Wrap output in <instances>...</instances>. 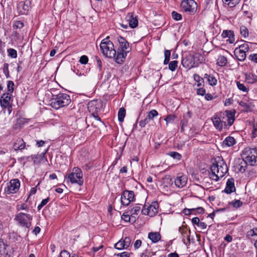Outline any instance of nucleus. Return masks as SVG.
<instances>
[{"label": "nucleus", "mask_w": 257, "mask_h": 257, "mask_svg": "<svg viewBox=\"0 0 257 257\" xmlns=\"http://www.w3.org/2000/svg\"><path fill=\"white\" fill-rule=\"evenodd\" d=\"M210 170L212 173L210 174V178L215 181H218L220 178L225 176L228 169L223 159L218 157L211 166Z\"/></svg>", "instance_id": "1"}, {"label": "nucleus", "mask_w": 257, "mask_h": 257, "mask_svg": "<svg viewBox=\"0 0 257 257\" xmlns=\"http://www.w3.org/2000/svg\"><path fill=\"white\" fill-rule=\"evenodd\" d=\"M100 48L102 54L107 57L114 58L116 54L113 44L109 40V37H107L101 41Z\"/></svg>", "instance_id": "2"}, {"label": "nucleus", "mask_w": 257, "mask_h": 257, "mask_svg": "<svg viewBox=\"0 0 257 257\" xmlns=\"http://www.w3.org/2000/svg\"><path fill=\"white\" fill-rule=\"evenodd\" d=\"M70 102L71 99L69 95L65 93H59L51 99V106L58 109L60 107L67 106Z\"/></svg>", "instance_id": "3"}, {"label": "nucleus", "mask_w": 257, "mask_h": 257, "mask_svg": "<svg viewBox=\"0 0 257 257\" xmlns=\"http://www.w3.org/2000/svg\"><path fill=\"white\" fill-rule=\"evenodd\" d=\"M65 179L72 184H77L79 186H82L83 184L82 171L78 167L73 168L72 172L67 176H65Z\"/></svg>", "instance_id": "4"}, {"label": "nucleus", "mask_w": 257, "mask_h": 257, "mask_svg": "<svg viewBox=\"0 0 257 257\" xmlns=\"http://www.w3.org/2000/svg\"><path fill=\"white\" fill-rule=\"evenodd\" d=\"M242 157L250 166L257 165V148H246L242 151Z\"/></svg>", "instance_id": "5"}, {"label": "nucleus", "mask_w": 257, "mask_h": 257, "mask_svg": "<svg viewBox=\"0 0 257 257\" xmlns=\"http://www.w3.org/2000/svg\"><path fill=\"white\" fill-rule=\"evenodd\" d=\"M32 216L29 214L19 212L15 215L14 220L21 227L29 228L31 225Z\"/></svg>", "instance_id": "6"}, {"label": "nucleus", "mask_w": 257, "mask_h": 257, "mask_svg": "<svg viewBox=\"0 0 257 257\" xmlns=\"http://www.w3.org/2000/svg\"><path fill=\"white\" fill-rule=\"evenodd\" d=\"M180 7L183 11L190 14H194L196 12L197 5L194 0H183Z\"/></svg>", "instance_id": "7"}, {"label": "nucleus", "mask_w": 257, "mask_h": 257, "mask_svg": "<svg viewBox=\"0 0 257 257\" xmlns=\"http://www.w3.org/2000/svg\"><path fill=\"white\" fill-rule=\"evenodd\" d=\"M158 203L157 202H154L148 206L145 205L142 210V212L144 215L152 217L158 213Z\"/></svg>", "instance_id": "8"}, {"label": "nucleus", "mask_w": 257, "mask_h": 257, "mask_svg": "<svg viewBox=\"0 0 257 257\" xmlns=\"http://www.w3.org/2000/svg\"><path fill=\"white\" fill-rule=\"evenodd\" d=\"M102 107V103L101 100H92L88 102L87 105L88 110L91 114L97 113Z\"/></svg>", "instance_id": "9"}, {"label": "nucleus", "mask_w": 257, "mask_h": 257, "mask_svg": "<svg viewBox=\"0 0 257 257\" xmlns=\"http://www.w3.org/2000/svg\"><path fill=\"white\" fill-rule=\"evenodd\" d=\"M135 194L133 191L124 190L120 198L121 203L122 205L127 206L131 202L135 200Z\"/></svg>", "instance_id": "10"}, {"label": "nucleus", "mask_w": 257, "mask_h": 257, "mask_svg": "<svg viewBox=\"0 0 257 257\" xmlns=\"http://www.w3.org/2000/svg\"><path fill=\"white\" fill-rule=\"evenodd\" d=\"M20 187V182L19 179H15L11 180L8 184L5 191L8 194L16 193L18 191Z\"/></svg>", "instance_id": "11"}, {"label": "nucleus", "mask_w": 257, "mask_h": 257, "mask_svg": "<svg viewBox=\"0 0 257 257\" xmlns=\"http://www.w3.org/2000/svg\"><path fill=\"white\" fill-rule=\"evenodd\" d=\"M181 64L186 68L190 69L195 66L194 57L191 54L186 55L182 58Z\"/></svg>", "instance_id": "12"}, {"label": "nucleus", "mask_w": 257, "mask_h": 257, "mask_svg": "<svg viewBox=\"0 0 257 257\" xmlns=\"http://www.w3.org/2000/svg\"><path fill=\"white\" fill-rule=\"evenodd\" d=\"M30 8L31 2L29 0L20 2L17 6L18 10L22 15L27 14Z\"/></svg>", "instance_id": "13"}, {"label": "nucleus", "mask_w": 257, "mask_h": 257, "mask_svg": "<svg viewBox=\"0 0 257 257\" xmlns=\"http://www.w3.org/2000/svg\"><path fill=\"white\" fill-rule=\"evenodd\" d=\"M125 20L131 28H135L138 25V19L134 13H129L125 16Z\"/></svg>", "instance_id": "14"}, {"label": "nucleus", "mask_w": 257, "mask_h": 257, "mask_svg": "<svg viewBox=\"0 0 257 257\" xmlns=\"http://www.w3.org/2000/svg\"><path fill=\"white\" fill-rule=\"evenodd\" d=\"M12 95L8 92L5 93L0 98V104L2 108L9 107L11 105Z\"/></svg>", "instance_id": "15"}, {"label": "nucleus", "mask_w": 257, "mask_h": 257, "mask_svg": "<svg viewBox=\"0 0 257 257\" xmlns=\"http://www.w3.org/2000/svg\"><path fill=\"white\" fill-rule=\"evenodd\" d=\"M187 178L185 175L179 174L174 180L176 187L181 188L184 187L187 183Z\"/></svg>", "instance_id": "16"}, {"label": "nucleus", "mask_w": 257, "mask_h": 257, "mask_svg": "<svg viewBox=\"0 0 257 257\" xmlns=\"http://www.w3.org/2000/svg\"><path fill=\"white\" fill-rule=\"evenodd\" d=\"M248 162L245 159H238L236 162L235 167V169L241 173H244L247 169Z\"/></svg>", "instance_id": "17"}, {"label": "nucleus", "mask_w": 257, "mask_h": 257, "mask_svg": "<svg viewBox=\"0 0 257 257\" xmlns=\"http://www.w3.org/2000/svg\"><path fill=\"white\" fill-rule=\"evenodd\" d=\"M235 191L234 180L233 178H229L226 182V187L224 192L227 194H230Z\"/></svg>", "instance_id": "18"}, {"label": "nucleus", "mask_w": 257, "mask_h": 257, "mask_svg": "<svg viewBox=\"0 0 257 257\" xmlns=\"http://www.w3.org/2000/svg\"><path fill=\"white\" fill-rule=\"evenodd\" d=\"M221 36L223 38H228L227 41L230 44H232L235 41L234 32L232 30H223Z\"/></svg>", "instance_id": "19"}, {"label": "nucleus", "mask_w": 257, "mask_h": 257, "mask_svg": "<svg viewBox=\"0 0 257 257\" xmlns=\"http://www.w3.org/2000/svg\"><path fill=\"white\" fill-rule=\"evenodd\" d=\"M8 242H0V253L2 254L10 255L12 248L8 244Z\"/></svg>", "instance_id": "20"}, {"label": "nucleus", "mask_w": 257, "mask_h": 257, "mask_svg": "<svg viewBox=\"0 0 257 257\" xmlns=\"http://www.w3.org/2000/svg\"><path fill=\"white\" fill-rule=\"evenodd\" d=\"M117 40L119 45V50L128 52L129 43L122 37H118Z\"/></svg>", "instance_id": "21"}, {"label": "nucleus", "mask_w": 257, "mask_h": 257, "mask_svg": "<svg viewBox=\"0 0 257 257\" xmlns=\"http://www.w3.org/2000/svg\"><path fill=\"white\" fill-rule=\"evenodd\" d=\"M127 52H124L122 51L119 50V49H118L116 56L115 57V62L118 64L122 63L126 56Z\"/></svg>", "instance_id": "22"}, {"label": "nucleus", "mask_w": 257, "mask_h": 257, "mask_svg": "<svg viewBox=\"0 0 257 257\" xmlns=\"http://www.w3.org/2000/svg\"><path fill=\"white\" fill-rule=\"evenodd\" d=\"M26 145L22 139L19 138L15 142L13 148L15 151L22 150L25 148Z\"/></svg>", "instance_id": "23"}, {"label": "nucleus", "mask_w": 257, "mask_h": 257, "mask_svg": "<svg viewBox=\"0 0 257 257\" xmlns=\"http://www.w3.org/2000/svg\"><path fill=\"white\" fill-rule=\"evenodd\" d=\"M212 120L214 126L216 127V129L219 131H221L222 128L223 123L224 122L222 120L220 117L214 115L212 118Z\"/></svg>", "instance_id": "24"}, {"label": "nucleus", "mask_w": 257, "mask_h": 257, "mask_svg": "<svg viewBox=\"0 0 257 257\" xmlns=\"http://www.w3.org/2000/svg\"><path fill=\"white\" fill-rule=\"evenodd\" d=\"M234 53L236 58L240 61H244L246 58L245 52H243L241 49H238V48L235 49Z\"/></svg>", "instance_id": "25"}, {"label": "nucleus", "mask_w": 257, "mask_h": 257, "mask_svg": "<svg viewBox=\"0 0 257 257\" xmlns=\"http://www.w3.org/2000/svg\"><path fill=\"white\" fill-rule=\"evenodd\" d=\"M236 143V141L232 137H226L223 142L222 146L223 147H230L233 146Z\"/></svg>", "instance_id": "26"}, {"label": "nucleus", "mask_w": 257, "mask_h": 257, "mask_svg": "<svg viewBox=\"0 0 257 257\" xmlns=\"http://www.w3.org/2000/svg\"><path fill=\"white\" fill-rule=\"evenodd\" d=\"M148 238L151 241H160L161 239V235L159 232H150L148 234Z\"/></svg>", "instance_id": "27"}, {"label": "nucleus", "mask_w": 257, "mask_h": 257, "mask_svg": "<svg viewBox=\"0 0 257 257\" xmlns=\"http://www.w3.org/2000/svg\"><path fill=\"white\" fill-rule=\"evenodd\" d=\"M204 78L207 79L209 85L211 86H215L217 83L216 78L212 75L205 73L204 75Z\"/></svg>", "instance_id": "28"}, {"label": "nucleus", "mask_w": 257, "mask_h": 257, "mask_svg": "<svg viewBox=\"0 0 257 257\" xmlns=\"http://www.w3.org/2000/svg\"><path fill=\"white\" fill-rule=\"evenodd\" d=\"M131 242H117L114 245L115 248L121 250L123 249H126L131 244Z\"/></svg>", "instance_id": "29"}, {"label": "nucleus", "mask_w": 257, "mask_h": 257, "mask_svg": "<svg viewBox=\"0 0 257 257\" xmlns=\"http://www.w3.org/2000/svg\"><path fill=\"white\" fill-rule=\"evenodd\" d=\"M227 120L228 124L231 126L234 121V114L235 112L230 110L226 111Z\"/></svg>", "instance_id": "30"}, {"label": "nucleus", "mask_w": 257, "mask_h": 257, "mask_svg": "<svg viewBox=\"0 0 257 257\" xmlns=\"http://www.w3.org/2000/svg\"><path fill=\"white\" fill-rule=\"evenodd\" d=\"M247 237L248 239L257 241V227L250 229L247 232Z\"/></svg>", "instance_id": "31"}, {"label": "nucleus", "mask_w": 257, "mask_h": 257, "mask_svg": "<svg viewBox=\"0 0 257 257\" xmlns=\"http://www.w3.org/2000/svg\"><path fill=\"white\" fill-rule=\"evenodd\" d=\"M227 62V60L226 57L222 55L219 56L217 60V64L221 67L225 66Z\"/></svg>", "instance_id": "32"}, {"label": "nucleus", "mask_w": 257, "mask_h": 257, "mask_svg": "<svg viewBox=\"0 0 257 257\" xmlns=\"http://www.w3.org/2000/svg\"><path fill=\"white\" fill-rule=\"evenodd\" d=\"M240 0H222L224 4L228 5L230 8L235 7Z\"/></svg>", "instance_id": "33"}, {"label": "nucleus", "mask_w": 257, "mask_h": 257, "mask_svg": "<svg viewBox=\"0 0 257 257\" xmlns=\"http://www.w3.org/2000/svg\"><path fill=\"white\" fill-rule=\"evenodd\" d=\"M194 80L197 83V86L201 87L204 82V79L199 75L194 74L193 75Z\"/></svg>", "instance_id": "34"}, {"label": "nucleus", "mask_w": 257, "mask_h": 257, "mask_svg": "<svg viewBox=\"0 0 257 257\" xmlns=\"http://www.w3.org/2000/svg\"><path fill=\"white\" fill-rule=\"evenodd\" d=\"M125 109L123 107L119 108L118 112V119L120 122H122L125 116Z\"/></svg>", "instance_id": "35"}, {"label": "nucleus", "mask_w": 257, "mask_h": 257, "mask_svg": "<svg viewBox=\"0 0 257 257\" xmlns=\"http://www.w3.org/2000/svg\"><path fill=\"white\" fill-rule=\"evenodd\" d=\"M242 202L240 200H234L233 201L229 202L228 205L232 206L235 208L240 207L242 205Z\"/></svg>", "instance_id": "36"}, {"label": "nucleus", "mask_w": 257, "mask_h": 257, "mask_svg": "<svg viewBox=\"0 0 257 257\" xmlns=\"http://www.w3.org/2000/svg\"><path fill=\"white\" fill-rule=\"evenodd\" d=\"M140 204H136L133 208L130 210V213L132 215H138L141 210Z\"/></svg>", "instance_id": "37"}, {"label": "nucleus", "mask_w": 257, "mask_h": 257, "mask_svg": "<svg viewBox=\"0 0 257 257\" xmlns=\"http://www.w3.org/2000/svg\"><path fill=\"white\" fill-rule=\"evenodd\" d=\"M158 115V111L156 110L152 109L148 112L147 117L151 121L153 120L154 118Z\"/></svg>", "instance_id": "38"}, {"label": "nucleus", "mask_w": 257, "mask_h": 257, "mask_svg": "<svg viewBox=\"0 0 257 257\" xmlns=\"http://www.w3.org/2000/svg\"><path fill=\"white\" fill-rule=\"evenodd\" d=\"M240 33L243 38H246L248 36V31L245 26H242L240 27Z\"/></svg>", "instance_id": "39"}, {"label": "nucleus", "mask_w": 257, "mask_h": 257, "mask_svg": "<svg viewBox=\"0 0 257 257\" xmlns=\"http://www.w3.org/2000/svg\"><path fill=\"white\" fill-rule=\"evenodd\" d=\"M178 62L176 60H174V61H171L169 63V70H170L172 72L174 71L178 67Z\"/></svg>", "instance_id": "40"}, {"label": "nucleus", "mask_w": 257, "mask_h": 257, "mask_svg": "<svg viewBox=\"0 0 257 257\" xmlns=\"http://www.w3.org/2000/svg\"><path fill=\"white\" fill-rule=\"evenodd\" d=\"M236 85L237 88L241 91L244 92H247L249 90V89L246 87L244 84L241 83L239 81L236 82Z\"/></svg>", "instance_id": "41"}, {"label": "nucleus", "mask_w": 257, "mask_h": 257, "mask_svg": "<svg viewBox=\"0 0 257 257\" xmlns=\"http://www.w3.org/2000/svg\"><path fill=\"white\" fill-rule=\"evenodd\" d=\"M168 155L173 159L177 160H180L182 157L181 154L176 152H170Z\"/></svg>", "instance_id": "42"}, {"label": "nucleus", "mask_w": 257, "mask_h": 257, "mask_svg": "<svg viewBox=\"0 0 257 257\" xmlns=\"http://www.w3.org/2000/svg\"><path fill=\"white\" fill-rule=\"evenodd\" d=\"M171 55V52L170 50H166L164 52L165 59L164 61V64L167 65L169 63L170 57Z\"/></svg>", "instance_id": "43"}, {"label": "nucleus", "mask_w": 257, "mask_h": 257, "mask_svg": "<svg viewBox=\"0 0 257 257\" xmlns=\"http://www.w3.org/2000/svg\"><path fill=\"white\" fill-rule=\"evenodd\" d=\"M15 84L13 81L9 80L7 82V90L9 93H12L14 90Z\"/></svg>", "instance_id": "44"}, {"label": "nucleus", "mask_w": 257, "mask_h": 257, "mask_svg": "<svg viewBox=\"0 0 257 257\" xmlns=\"http://www.w3.org/2000/svg\"><path fill=\"white\" fill-rule=\"evenodd\" d=\"M8 55L13 58H16L17 57V52L15 49L10 48L8 49L7 50Z\"/></svg>", "instance_id": "45"}, {"label": "nucleus", "mask_w": 257, "mask_h": 257, "mask_svg": "<svg viewBox=\"0 0 257 257\" xmlns=\"http://www.w3.org/2000/svg\"><path fill=\"white\" fill-rule=\"evenodd\" d=\"M24 27V24L20 21L15 22L13 24V28L15 30L21 29Z\"/></svg>", "instance_id": "46"}, {"label": "nucleus", "mask_w": 257, "mask_h": 257, "mask_svg": "<svg viewBox=\"0 0 257 257\" xmlns=\"http://www.w3.org/2000/svg\"><path fill=\"white\" fill-rule=\"evenodd\" d=\"M251 135L252 138H255L257 137V123H253Z\"/></svg>", "instance_id": "47"}, {"label": "nucleus", "mask_w": 257, "mask_h": 257, "mask_svg": "<svg viewBox=\"0 0 257 257\" xmlns=\"http://www.w3.org/2000/svg\"><path fill=\"white\" fill-rule=\"evenodd\" d=\"M172 17L174 20L176 21H179L182 19L181 15L175 11H173L172 13Z\"/></svg>", "instance_id": "48"}, {"label": "nucleus", "mask_w": 257, "mask_h": 257, "mask_svg": "<svg viewBox=\"0 0 257 257\" xmlns=\"http://www.w3.org/2000/svg\"><path fill=\"white\" fill-rule=\"evenodd\" d=\"M50 200V198L47 197L42 200L41 203L38 206V209L40 210L44 206H45Z\"/></svg>", "instance_id": "49"}, {"label": "nucleus", "mask_w": 257, "mask_h": 257, "mask_svg": "<svg viewBox=\"0 0 257 257\" xmlns=\"http://www.w3.org/2000/svg\"><path fill=\"white\" fill-rule=\"evenodd\" d=\"M150 121L151 120L147 117H146L144 119L141 120L140 121L139 124L142 127H144L146 125L150 123Z\"/></svg>", "instance_id": "50"}, {"label": "nucleus", "mask_w": 257, "mask_h": 257, "mask_svg": "<svg viewBox=\"0 0 257 257\" xmlns=\"http://www.w3.org/2000/svg\"><path fill=\"white\" fill-rule=\"evenodd\" d=\"M175 116L174 115H168L165 118V120L166 121L167 124L168 123H172L173 122L175 118Z\"/></svg>", "instance_id": "51"}, {"label": "nucleus", "mask_w": 257, "mask_h": 257, "mask_svg": "<svg viewBox=\"0 0 257 257\" xmlns=\"http://www.w3.org/2000/svg\"><path fill=\"white\" fill-rule=\"evenodd\" d=\"M187 231L188 229L185 225H182L179 227V231L183 235L185 234L187 235Z\"/></svg>", "instance_id": "52"}, {"label": "nucleus", "mask_w": 257, "mask_h": 257, "mask_svg": "<svg viewBox=\"0 0 257 257\" xmlns=\"http://www.w3.org/2000/svg\"><path fill=\"white\" fill-rule=\"evenodd\" d=\"M238 49H241L243 52L246 53L249 50V46L247 44L244 43L239 46Z\"/></svg>", "instance_id": "53"}, {"label": "nucleus", "mask_w": 257, "mask_h": 257, "mask_svg": "<svg viewBox=\"0 0 257 257\" xmlns=\"http://www.w3.org/2000/svg\"><path fill=\"white\" fill-rule=\"evenodd\" d=\"M88 58L87 56L83 55L80 58L79 62L82 64H86L88 63Z\"/></svg>", "instance_id": "54"}, {"label": "nucleus", "mask_w": 257, "mask_h": 257, "mask_svg": "<svg viewBox=\"0 0 257 257\" xmlns=\"http://www.w3.org/2000/svg\"><path fill=\"white\" fill-rule=\"evenodd\" d=\"M207 226V225L205 222L199 221L197 227L200 230H204L206 229Z\"/></svg>", "instance_id": "55"}, {"label": "nucleus", "mask_w": 257, "mask_h": 257, "mask_svg": "<svg viewBox=\"0 0 257 257\" xmlns=\"http://www.w3.org/2000/svg\"><path fill=\"white\" fill-rule=\"evenodd\" d=\"M206 93V90L203 87H200L197 89V94L199 95L203 96Z\"/></svg>", "instance_id": "56"}, {"label": "nucleus", "mask_w": 257, "mask_h": 257, "mask_svg": "<svg viewBox=\"0 0 257 257\" xmlns=\"http://www.w3.org/2000/svg\"><path fill=\"white\" fill-rule=\"evenodd\" d=\"M239 104L240 106L243 107L246 111H247L249 109V105L244 101H241L239 102Z\"/></svg>", "instance_id": "57"}, {"label": "nucleus", "mask_w": 257, "mask_h": 257, "mask_svg": "<svg viewBox=\"0 0 257 257\" xmlns=\"http://www.w3.org/2000/svg\"><path fill=\"white\" fill-rule=\"evenodd\" d=\"M60 257H70V253L66 250H62L60 253Z\"/></svg>", "instance_id": "58"}, {"label": "nucleus", "mask_w": 257, "mask_h": 257, "mask_svg": "<svg viewBox=\"0 0 257 257\" xmlns=\"http://www.w3.org/2000/svg\"><path fill=\"white\" fill-rule=\"evenodd\" d=\"M121 218L125 222H129L130 221V216L129 214L123 213L121 216Z\"/></svg>", "instance_id": "59"}, {"label": "nucleus", "mask_w": 257, "mask_h": 257, "mask_svg": "<svg viewBox=\"0 0 257 257\" xmlns=\"http://www.w3.org/2000/svg\"><path fill=\"white\" fill-rule=\"evenodd\" d=\"M116 255L120 257H130V253L128 252L124 251L121 253H117Z\"/></svg>", "instance_id": "60"}, {"label": "nucleus", "mask_w": 257, "mask_h": 257, "mask_svg": "<svg viewBox=\"0 0 257 257\" xmlns=\"http://www.w3.org/2000/svg\"><path fill=\"white\" fill-rule=\"evenodd\" d=\"M199 221H200V219L198 217H194L191 220V222H192V224H193V225H194V226L196 225L197 226L199 223Z\"/></svg>", "instance_id": "61"}, {"label": "nucleus", "mask_w": 257, "mask_h": 257, "mask_svg": "<svg viewBox=\"0 0 257 257\" xmlns=\"http://www.w3.org/2000/svg\"><path fill=\"white\" fill-rule=\"evenodd\" d=\"M193 211L201 214L204 212V209L202 207H198L197 208H193Z\"/></svg>", "instance_id": "62"}, {"label": "nucleus", "mask_w": 257, "mask_h": 257, "mask_svg": "<svg viewBox=\"0 0 257 257\" xmlns=\"http://www.w3.org/2000/svg\"><path fill=\"white\" fill-rule=\"evenodd\" d=\"M249 58L252 61L257 63V54L250 55Z\"/></svg>", "instance_id": "63"}, {"label": "nucleus", "mask_w": 257, "mask_h": 257, "mask_svg": "<svg viewBox=\"0 0 257 257\" xmlns=\"http://www.w3.org/2000/svg\"><path fill=\"white\" fill-rule=\"evenodd\" d=\"M8 66L9 65L7 63H5L4 65L3 70L6 75H9Z\"/></svg>", "instance_id": "64"}]
</instances>
